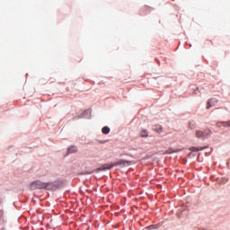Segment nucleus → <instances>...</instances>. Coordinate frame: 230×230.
Instances as JSON below:
<instances>
[{
    "label": "nucleus",
    "mask_w": 230,
    "mask_h": 230,
    "mask_svg": "<svg viewBox=\"0 0 230 230\" xmlns=\"http://www.w3.org/2000/svg\"><path fill=\"white\" fill-rule=\"evenodd\" d=\"M4 214V210H0V219H2Z\"/></svg>",
    "instance_id": "ddd939ff"
},
{
    "label": "nucleus",
    "mask_w": 230,
    "mask_h": 230,
    "mask_svg": "<svg viewBox=\"0 0 230 230\" xmlns=\"http://www.w3.org/2000/svg\"><path fill=\"white\" fill-rule=\"evenodd\" d=\"M205 147H203V146H199V147L192 146V147H190V151H201Z\"/></svg>",
    "instance_id": "9b49d317"
},
{
    "label": "nucleus",
    "mask_w": 230,
    "mask_h": 230,
    "mask_svg": "<svg viewBox=\"0 0 230 230\" xmlns=\"http://www.w3.org/2000/svg\"><path fill=\"white\" fill-rule=\"evenodd\" d=\"M154 131H156V133H163L164 131V128L161 127V125H155V127H153Z\"/></svg>",
    "instance_id": "423d86ee"
},
{
    "label": "nucleus",
    "mask_w": 230,
    "mask_h": 230,
    "mask_svg": "<svg viewBox=\"0 0 230 230\" xmlns=\"http://www.w3.org/2000/svg\"><path fill=\"white\" fill-rule=\"evenodd\" d=\"M166 153L170 155V154L173 153V151H172V149H168V150L166 151Z\"/></svg>",
    "instance_id": "4468645a"
},
{
    "label": "nucleus",
    "mask_w": 230,
    "mask_h": 230,
    "mask_svg": "<svg viewBox=\"0 0 230 230\" xmlns=\"http://www.w3.org/2000/svg\"><path fill=\"white\" fill-rule=\"evenodd\" d=\"M126 163H127V161H125L124 159H119L114 164H103L101 167H98L97 171H105L106 169H111V168H113L114 166H118V165H121V164H126Z\"/></svg>",
    "instance_id": "7ed1b4c3"
},
{
    "label": "nucleus",
    "mask_w": 230,
    "mask_h": 230,
    "mask_svg": "<svg viewBox=\"0 0 230 230\" xmlns=\"http://www.w3.org/2000/svg\"><path fill=\"white\" fill-rule=\"evenodd\" d=\"M148 10H149L148 5H145L144 7H142L140 13L145 14V11H148Z\"/></svg>",
    "instance_id": "f8f14e48"
},
{
    "label": "nucleus",
    "mask_w": 230,
    "mask_h": 230,
    "mask_svg": "<svg viewBox=\"0 0 230 230\" xmlns=\"http://www.w3.org/2000/svg\"><path fill=\"white\" fill-rule=\"evenodd\" d=\"M110 131H111V129H110L109 127H103V128H102V132L104 135H109Z\"/></svg>",
    "instance_id": "1a4fd4ad"
},
{
    "label": "nucleus",
    "mask_w": 230,
    "mask_h": 230,
    "mask_svg": "<svg viewBox=\"0 0 230 230\" xmlns=\"http://www.w3.org/2000/svg\"><path fill=\"white\" fill-rule=\"evenodd\" d=\"M217 127L221 128V127H230V120L229 121H218L217 123Z\"/></svg>",
    "instance_id": "39448f33"
},
{
    "label": "nucleus",
    "mask_w": 230,
    "mask_h": 230,
    "mask_svg": "<svg viewBox=\"0 0 230 230\" xmlns=\"http://www.w3.org/2000/svg\"><path fill=\"white\" fill-rule=\"evenodd\" d=\"M140 137H148V131H147V129H142L140 131Z\"/></svg>",
    "instance_id": "0eeeda50"
},
{
    "label": "nucleus",
    "mask_w": 230,
    "mask_h": 230,
    "mask_svg": "<svg viewBox=\"0 0 230 230\" xmlns=\"http://www.w3.org/2000/svg\"><path fill=\"white\" fill-rule=\"evenodd\" d=\"M216 103H218V100L216 98H210L208 100L207 108L209 109L210 107H213L216 105Z\"/></svg>",
    "instance_id": "20e7f679"
},
{
    "label": "nucleus",
    "mask_w": 230,
    "mask_h": 230,
    "mask_svg": "<svg viewBox=\"0 0 230 230\" xmlns=\"http://www.w3.org/2000/svg\"><path fill=\"white\" fill-rule=\"evenodd\" d=\"M212 131L211 129L209 128H206V129H197L195 131V137H199V138H201V139H204L205 137H210Z\"/></svg>",
    "instance_id": "f03ea898"
},
{
    "label": "nucleus",
    "mask_w": 230,
    "mask_h": 230,
    "mask_svg": "<svg viewBox=\"0 0 230 230\" xmlns=\"http://www.w3.org/2000/svg\"><path fill=\"white\" fill-rule=\"evenodd\" d=\"M78 151V147L77 146H70L67 149L68 153H76Z\"/></svg>",
    "instance_id": "6e6552de"
},
{
    "label": "nucleus",
    "mask_w": 230,
    "mask_h": 230,
    "mask_svg": "<svg viewBox=\"0 0 230 230\" xmlns=\"http://www.w3.org/2000/svg\"><path fill=\"white\" fill-rule=\"evenodd\" d=\"M53 184L51 182H42L41 181H34L31 183L30 189L34 190H51Z\"/></svg>",
    "instance_id": "f257e3e1"
},
{
    "label": "nucleus",
    "mask_w": 230,
    "mask_h": 230,
    "mask_svg": "<svg viewBox=\"0 0 230 230\" xmlns=\"http://www.w3.org/2000/svg\"><path fill=\"white\" fill-rule=\"evenodd\" d=\"M196 127H197V123H195V121L189 122V128L194 129V128H196Z\"/></svg>",
    "instance_id": "9d476101"
},
{
    "label": "nucleus",
    "mask_w": 230,
    "mask_h": 230,
    "mask_svg": "<svg viewBox=\"0 0 230 230\" xmlns=\"http://www.w3.org/2000/svg\"><path fill=\"white\" fill-rule=\"evenodd\" d=\"M0 202H2V199H0Z\"/></svg>",
    "instance_id": "2eb2a0df"
}]
</instances>
